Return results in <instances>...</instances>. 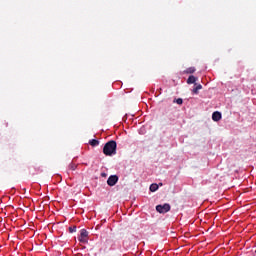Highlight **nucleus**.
Here are the masks:
<instances>
[{
    "mask_svg": "<svg viewBox=\"0 0 256 256\" xmlns=\"http://www.w3.org/2000/svg\"><path fill=\"white\" fill-rule=\"evenodd\" d=\"M157 189H159V185H157V184H151L150 185V191L152 193H155V191H157Z\"/></svg>",
    "mask_w": 256,
    "mask_h": 256,
    "instance_id": "10",
    "label": "nucleus"
},
{
    "mask_svg": "<svg viewBox=\"0 0 256 256\" xmlns=\"http://www.w3.org/2000/svg\"><path fill=\"white\" fill-rule=\"evenodd\" d=\"M174 103H177V105H183V99L182 98H178L174 101Z\"/></svg>",
    "mask_w": 256,
    "mask_h": 256,
    "instance_id": "13",
    "label": "nucleus"
},
{
    "mask_svg": "<svg viewBox=\"0 0 256 256\" xmlns=\"http://www.w3.org/2000/svg\"><path fill=\"white\" fill-rule=\"evenodd\" d=\"M156 211L158 213H169V211H171V205H169L168 203H165L163 205H157L156 206Z\"/></svg>",
    "mask_w": 256,
    "mask_h": 256,
    "instance_id": "3",
    "label": "nucleus"
},
{
    "mask_svg": "<svg viewBox=\"0 0 256 256\" xmlns=\"http://www.w3.org/2000/svg\"><path fill=\"white\" fill-rule=\"evenodd\" d=\"M103 153L106 157L117 155V142L115 140L108 141L103 147Z\"/></svg>",
    "mask_w": 256,
    "mask_h": 256,
    "instance_id": "1",
    "label": "nucleus"
},
{
    "mask_svg": "<svg viewBox=\"0 0 256 256\" xmlns=\"http://www.w3.org/2000/svg\"><path fill=\"white\" fill-rule=\"evenodd\" d=\"M101 177H107V174L106 173H102Z\"/></svg>",
    "mask_w": 256,
    "mask_h": 256,
    "instance_id": "14",
    "label": "nucleus"
},
{
    "mask_svg": "<svg viewBox=\"0 0 256 256\" xmlns=\"http://www.w3.org/2000/svg\"><path fill=\"white\" fill-rule=\"evenodd\" d=\"M78 241H80V243H83L84 245H86V243H89V232L85 229H81L80 235L78 236Z\"/></svg>",
    "mask_w": 256,
    "mask_h": 256,
    "instance_id": "2",
    "label": "nucleus"
},
{
    "mask_svg": "<svg viewBox=\"0 0 256 256\" xmlns=\"http://www.w3.org/2000/svg\"><path fill=\"white\" fill-rule=\"evenodd\" d=\"M201 89H203V86L201 84H195V87L192 90V93L194 95H199V91H201Z\"/></svg>",
    "mask_w": 256,
    "mask_h": 256,
    "instance_id": "6",
    "label": "nucleus"
},
{
    "mask_svg": "<svg viewBox=\"0 0 256 256\" xmlns=\"http://www.w3.org/2000/svg\"><path fill=\"white\" fill-rule=\"evenodd\" d=\"M89 145H91V147H97L99 145V140L97 139L89 140Z\"/></svg>",
    "mask_w": 256,
    "mask_h": 256,
    "instance_id": "9",
    "label": "nucleus"
},
{
    "mask_svg": "<svg viewBox=\"0 0 256 256\" xmlns=\"http://www.w3.org/2000/svg\"><path fill=\"white\" fill-rule=\"evenodd\" d=\"M77 232V226H70L69 227V233H76Z\"/></svg>",
    "mask_w": 256,
    "mask_h": 256,
    "instance_id": "12",
    "label": "nucleus"
},
{
    "mask_svg": "<svg viewBox=\"0 0 256 256\" xmlns=\"http://www.w3.org/2000/svg\"><path fill=\"white\" fill-rule=\"evenodd\" d=\"M197 71V69L195 67H189L186 70H184V74L186 75H193V73H195Z\"/></svg>",
    "mask_w": 256,
    "mask_h": 256,
    "instance_id": "8",
    "label": "nucleus"
},
{
    "mask_svg": "<svg viewBox=\"0 0 256 256\" xmlns=\"http://www.w3.org/2000/svg\"><path fill=\"white\" fill-rule=\"evenodd\" d=\"M221 117H222V115H221V112H219V111L213 112V114H212V119L214 121H221Z\"/></svg>",
    "mask_w": 256,
    "mask_h": 256,
    "instance_id": "7",
    "label": "nucleus"
},
{
    "mask_svg": "<svg viewBox=\"0 0 256 256\" xmlns=\"http://www.w3.org/2000/svg\"><path fill=\"white\" fill-rule=\"evenodd\" d=\"M118 181H119L118 175H111V176H109V178L107 180V185H109V187H115V185H117Z\"/></svg>",
    "mask_w": 256,
    "mask_h": 256,
    "instance_id": "4",
    "label": "nucleus"
},
{
    "mask_svg": "<svg viewBox=\"0 0 256 256\" xmlns=\"http://www.w3.org/2000/svg\"><path fill=\"white\" fill-rule=\"evenodd\" d=\"M199 81V78L197 76L190 75L186 81L188 85H195Z\"/></svg>",
    "mask_w": 256,
    "mask_h": 256,
    "instance_id": "5",
    "label": "nucleus"
},
{
    "mask_svg": "<svg viewBox=\"0 0 256 256\" xmlns=\"http://www.w3.org/2000/svg\"><path fill=\"white\" fill-rule=\"evenodd\" d=\"M69 169H71V171H75V169H77V164L71 162L69 165Z\"/></svg>",
    "mask_w": 256,
    "mask_h": 256,
    "instance_id": "11",
    "label": "nucleus"
}]
</instances>
